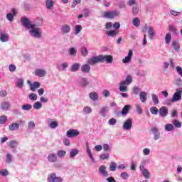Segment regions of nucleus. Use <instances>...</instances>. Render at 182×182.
Wrapping results in <instances>:
<instances>
[{"label": "nucleus", "instance_id": "1", "mask_svg": "<svg viewBox=\"0 0 182 182\" xmlns=\"http://www.w3.org/2000/svg\"><path fill=\"white\" fill-rule=\"evenodd\" d=\"M20 21L23 26H24L26 29H28L31 38H33L34 39H41V38H42V33H43V31H42V28L38 27L42 26V20H41L40 23H32L29 18L26 17H21Z\"/></svg>", "mask_w": 182, "mask_h": 182}, {"label": "nucleus", "instance_id": "2", "mask_svg": "<svg viewBox=\"0 0 182 182\" xmlns=\"http://www.w3.org/2000/svg\"><path fill=\"white\" fill-rule=\"evenodd\" d=\"M103 62H106L107 63H113V56L110 55L94 56L88 60L87 63L91 65V66H93V65H96V63H102Z\"/></svg>", "mask_w": 182, "mask_h": 182}, {"label": "nucleus", "instance_id": "3", "mask_svg": "<svg viewBox=\"0 0 182 182\" xmlns=\"http://www.w3.org/2000/svg\"><path fill=\"white\" fill-rule=\"evenodd\" d=\"M133 82V77L129 75L126 77L125 80L119 83V91L122 92H129V85H132Z\"/></svg>", "mask_w": 182, "mask_h": 182}, {"label": "nucleus", "instance_id": "4", "mask_svg": "<svg viewBox=\"0 0 182 182\" xmlns=\"http://www.w3.org/2000/svg\"><path fill=\"white\" fill-rule=\"evenodd\" d=\"M20 126H25V121L20 120L18 122H13L9 125V130L10 132H16L19 130Z\"/></svg>", "mask_w": 182, "mask_h": 182}, {"label": "nucleus", "instance_id": "5", "mask_svg": "<svg viewBox=\"0 0 182 182\" xmlns=\"http://www.w3.org/2000/svg\"><path fill=\"white\" fill-rule=\"evenodd\" d=\"M143 31L147 32L151 41H153L154 38L156 36V31H154V28H153V26L145 25Z\"/></svg>", "mask_w": 182, "mask_h": 182}, {"label": "nucleus", "instance_id": "6", "mask_svg": "<svg viewBox=\"0 0 182 182\" xmlns=\"http://www.w3.org/2000/svg\"><path fill=\"white\" fill-rule=\"evenodd\" d=\"M119 15H120V11H117L116 10L105 11L104 13L105 18H107L108 19H113V18H116V16H119Z\"/></svg>", "mask_w": 182, "mask_h": 182}, {"label": "nucleus", "instance_id": "7", "mask_svg": "<svg viewBox=\"0 0 182 182\" xmlns=\"http://www.w3.org/2000/svg\"><path fill=\"white\" fill-rule=\"evenodd\" d=\"M79 134H80V132L75 129H68L66 132V136L69 138L77 137Z\"/></svg>", "mask_w": 182, "mask_h": 182}, {"label": "nucleus", "instance_id": "8", "mask_svg": "<svg viewBox=\"0 0 182 182\" xmlns=\"http://www.w3.org/2000/svg\"><path fill=\"white\" fill-rule=\"evenodd\" d=\"M133 127V119L129 118L125 120L123 124L124 130H131Z\"/></svg>", "mask_w": 182, "mask_h": 182}, {"label": "nucleus", "instance_id": "9", "mask_svg": "<svg viewBox=\"0 0 182 182\" xmlns=\"http://www.w3.org/2000/svg\"><path fill=\"white\" fill-rule=\"evenodd\" d=\"M70 31H72V28L68 24H63L60 28L62 35H68V33H70Z\"/></svg>", "mask_w": 182, "mask_h": 182}, {"label": "nucleus", "instance_id": "10", "mask_svg": "<svg viewBox=\"0 0 182 182\" xmlns=\"http://www.w3.org/2000/svg\"><path fill=\"white\" fill-rule=\"evenodd\" d=\"M98 113L100 116H101V117H107V114L109 113V107H107V106L101 107Z\"/></svg>", "mask_w": 182, "mask_h": 182}, {"label": "nucleus", "instance_id": "11", "mask_svg": "<svg viewBox=\"0 0 182 182\" xmlns=\"http://www.w3.org/2000/svg\"><path fill=\"white\" fill-rule=\"evenodd\" d=\"M180 100H181V92H180V90L176 89V92L172 97V101L173 103H176V102H180Z\"/></svg>", "mask_w": 182, "mask_h": 182}, {"label": "nucleus", "instance_id": "12", "mask_svg": "<svg viewBox=\"0 0 182 182\" xmlns=\"http://www.w3.org/2000/svg\"><path fill=\"white\" fill-rule=\"evenodd\" d=\"M48 181L49 182H63V179L62 178L56 176L55 173H51L48 176Z\"/></svg>", "mask_w": 182, "mask_h": 182}, {"label": "nucleus", "instance_id": "13", "mask_svg": "<svg viewBox=\"0 0 182 182\" xmlns=\"http://www.w3.org/2000/svg\"><path fill=\"white\" fill-rule=\"evenodd\" d=\"M133 57V50H129L128 52V55L122 59V63H130L132 62V58Z\"/></svg>", "mask_w": 182, "mask_h": 182}, {"label": "nucleus", "instance_id": "14", "mask_svg": "<svg viewBox=\"0 0 182 182\" xmlns=\"http://www.w3.org/2000/svg\"><path fill=\"white\" fill-rule=\"evenodd\" d=\"M151 132L154 134V140L156 141L161 137L160 132H159V129L157 127H153L151 128Z\"/></svg>", "mask_w": 182, "mask_h": 182}, {"label": "nucleus", "instance_id": "15", "mask_svg": "<svg viewBox=\"0 0 182 182\" xmlns=\"http://www.w3.org/2000/svg\"><path fill=\"white\" fill-rule=\"evenodd\" d=\"M99 173L101 174V176H103L104 177H109V172L106 170V166L105 165H102L99 168Z\"/></svg>", "mask_w": 182, "mask_h": 182}, {"label": "nucleus", "instance_id": "16", "mask_svg": "<svg viewBox=\"0 0 182 182\" xmlns=\"http://www.w3.org/2000/svg\"><path fill=\"white\" fill-rule=\"evenodd\" d=\"M36 76H38V77H45L46 76V70L43 69L38 68L35 71Z\"/></svg>", "mask_w": 182, "mask_h": 182}, {"label": "nucleus", "instance_id": "17", "mask_svg": "<svg viewBox=\"0 0 182 182\" xmlns=\"http://www.w3.org/2000/svg\"><path fill=\"white\" fill-rule=\"evenodd\" d=\"M167 114H168V109L166 107H161L159 109V116L161 117H166Z\"/></svg>", "mask_w": 182, "mask_h": 182}, {"label": "nucleus", "instance_id": "18", "mask_svg": "<svg viewBox=\"0 0 182 182\" xmlns=\"http://www.w3.org/2000/svg\"><path fill=\"white\" fill-rule=\"evenodd\" d=\"M81 72L85 75L90 73V64H84L81 66Z\"/></svg>", "mask_w": 182, "mask_h": 182}, {"label": "nucleus", "instance_id": "19", "mask_svg": "<svg viewBox=\"0 0 182 182\" xmlns=\"http://www.w3.org/2000/svg\"><path fill=\"white\" fill-rule=\"evenodd\" d=\"M68 68H69V63L68 62H64L61 65H57V69H58L59 72H65Z\"/></svg>", "mask_w": 182, "mask_h": 182}, {"label": "nucleus", "instance_id": "20", "mask_svg": "<svg viewBox=\"0 0 182 182\" xmlns=\"http://www.w3.org/2000/svg\"><path fill=\"white\" fill-rule=\"evenodd\" d=\"M47 159L50 163H56L58 160V155H56V154L52 153L48 156Z\"/></svg>", "mask_w": 182, "mask_h": 182}, {"label": "nucleus", "instance_id": "21", "mask_svg": "<svg viewBox=\"0 0 182 182\" xmlns=\"http://www.w3.org/2000/svg\"><path fill=\"white\" fill-rule=\"evenodd\" d=\"M80 63H75L71 65L70 70V72H77L80 69Z\"/></svg>", "mask_w": 182, "mask_h": 182}, {"label": "nucleus", "instance_id": "22", "mask_svg": "<svg viewBox=\"0 0 182 182\" xmlns=\"http://www.w3.org/2000/svg\"><path fill=\"white\" fill-rule=\"evenodd\" d=\"M139 99L141 103H146V100H147V92L141 91L139 93Z\"/></svg>", "mask_w": 182, "mask_h": 182}, {"label": "nucleus", "instance_id": "23", "mask_svg": "<svg viewBox=\"0 0 182 182\" xmlns=\"http://www.w3.org/2000/svg\"><path fill=\"white\" fill-rule=\"evenodd\" d=\"M8 41H9V35L5 33H0V41L8 42Z\"/></svg>", "mask_w": 182, "mask_h": 182}, {"label": "nucleus", "instance_id": "24", "mask_svg": "<svg viewBox=\"0 0 182 182\" xmlns=\"http://www.w3.org/2000/svg\"><path fill=\"white\" fill-rule=\"evenodd\" d=\"M89 97L92 102H96L99 99V95L96 92H92L89 93Z\"/></svg>", "mask_w": 182, "mask_h": 182}, {"label": "nucleus", "instance_id": "25", "mask_svg": "<svg viewBox=\"0 0 182 182\" xmlns=\"http://www.w3.org/2000/svg\"><path fill=\"white\" fill-rule=\"evenodd\" d=\"M41 87V82L36 81L33 82V85H31V87H30V90L31 92H35L37 89H39Z\"/></svg>", "mask_w": 182, "mask_h": 182}, {"label": "nucleus", "instance_id": "26", "mask_svg": "<svg viewBox=\"0 0 182 182\" xmlns=\"http://www.w3.org/2000/svg\"><path fill=\"white\" fill-rule=\"evenodd\" d=\"M89 80L86 77H82L80 81V85L82 87H86V86H89Z\"/></svg>", "mask_w": 182, "mask_h": 182}, {"label": "nucleus", "instance_id": "27", "mask_svg": "<svg viewBox=\"0 0 182 182\" xmlns=\"http://www.w3.org/2000/svg\"><path fill=\"white\" fill-rule=\"evenodd\" d=\"M140 171H141L142 175L145 178H150V172L148 169H146L144 168H139Z\"/></svg>", "mask_w": 182, "mask_h": 182}, {"label": "nucleus", "instance_id": "28", "mask_svg": "<svg viewBox=\"0 0 182 182\" xmlns=\"http://www.w3.org/2000/svg\"><path fill=\"white\" fill-rule=\"evenodd\" d=\"M119 32H117V31L114 30H111L109 31L106 32V34L107 35V36H109V38H116V36H117Z\"/></svg>", "mask_w": 182, "mask_h": 182}, {"label": "nucleus", "instance_id": "29", "mask_svg": "<svg viewBox=\"0 0 182 182\" xmlns=\"http://www.w3.org/2000/svg\"><path fill=\"white\" fill-rule=\"evenodd\" d=\"M87 154H88V156L90 159V161L92 163H95V158H93V154H92V151H90V148H89V144H87Z\"/></svg>", "mask_w": 182, "mask_h": 182}, {"label": "nucleus", "instance_id": "30", "mask_svg": "<svg viewBox=\"0 0 182 182\" xmlns=\"http://www.w3.org/2000/svg\"><path fill=\"white\" fill-rule=\"evenodd\" d=\"M18 144H19V142H18V141L12 140L9 141L8 146L9 147H11V149H16Z\"/></svg>", "mask_w": 182, "mask_h": 182}, {"label": "nucleus", "instance_id": "31", "mask_svg": "<svg viewBox=\"0 0 182 182\" xmlns=\"http://www.w3.org/2000/svg\"><path fill=\"white\" fill-rule=\"evenodd\" d=\"M53 5H55V1L53 0H46V6L47 9H52Z\"/></svg>", "mask_w": 182, "mask_h": 182}, {"label": "nucleus", "instance_id": "32", "mask_svg": "<svg viewBox=\"0 0 182 182\" xmlns=\"http://www.w3.org/2000/svg\"><path fill=\"white\" fill-rule=\"evenodd\" d=\"M13 159H14V156H12V154H11L10 153H8V154L6 155V160H5V162H6L7 164H11V163H12V161H13Z\"/></svg>", "mask_w": 182, "mask_h": 182}, {"label": "nucleus", "instance_id": "33", "mask_svg": "<svg viewBox=\"0 0 182 182\" xmlns=\"http://www.w3.org/2000/svg\"><path fill=\"white\" fill-rule=\"evenodd\" d=\"M68 53L70 56H73V58H75V56H76V54L77 53V50L75 48V47H72L69 48Z\"/></svg>", "mask_w": 182, "mask_h": 182}, {"label": "nucleus", "instance_id": "34", "mask_svg": "<svg viewBox=\"0 0 182 182\" xmlns=\"http://www.w3.org/2000/svg\"><path fill=\"white\" fill-rule=\"evenodd\" d=\"M152 102L154 105H159L160 101L159 100V96L156 94H151Z\"/></svg>", "mask_w": 182, "mask_h": 182}, {"label": "nucleus", "instance_id": "35", "mask_svg": "<svg viewBox=\"0 0 182 182\" xmlns=\"http://www.w3.org/2000/svg\"><path fill=\"white\" fill-rule=\"evenodd\" d=\"M23 83H24V80L23 78L17 79L16 86L18 87V89H22V87H23Z\"/></svg>", "mask_w": 182, "mask_h": 182}, {"label": "nucleus", "instance_id": "36", "mask_svg": "<svg viewBox=\"0 0 182 182\" xmlns=\"http://www.w3.org/2000/svg\"><path fill=\"white\" fill-rule=\"evenodd\" d=\"M81 55L84 58H86V56L89 55V50H87V48H86L85 46L81 48Z\"/></svg>", "mask_w": 182, "mask_h": 182}, {"label": "nucleus", "instance_id": "37", "mask_svg": "<svg viewBox=\"0 0 182 182\" xmlns=\"http://www.w3.org/2000/svg\"><path fill=\"white\" fill-rule=\"evenodd\" d=\"M129 110H130V105H124L122 111V116H126L129 113Z\"/></svg>", "mask_w": 182, "mask_h": 182}, {"label": "nucleus", "instance_id": "38", "mask_svg": "<svg viewBox=\"0 0 182 182\" xmlns=\"http://www.w3.org/2000/svg\"><path fill=\"white\" fill-rule=\"evenodd\" d=\"M22 110H24L26 112H29V110H32V105L31 104H26L23 105L21 106Z\"/></svg>", "mask_w": 182, "mask_h": 182}, {"label": "nucleus", "instance_id": "39", "mask_svg": "<svg viewBox=\"0 0 182 182\" xmlns=\"http://www.w3.org/2000/svg\"><path fill=\"white\" fill-rule=\"evenodd\" d=\"M172 46L173 49L176 50V52H180V43H178V42L173 41Z\"/></svg>", "mask_w": 182, "mask_h": 182}, {"label": "nucleus", "instance_id": "40", "mask_svg": "<svg viewBox=\"0 0 182 182\" xmlns=\"http://www.w3.org/2000/svg\"><path fill=\"white\" fill-rule=\"evenodd\" d=\"M11 107V104L9 102H4L1 103V109L2 110H8Z\"/></svg>", "mask_w": 182, "mask_h": 182}, {"label": "nucleus", "instance_id": "41", "mask_svg": "<svg viewBox=\"0 0 182 182\" xmlns=\"http://www.w3.org/2000/svg\"><path fill=\"white\" fill-rule=\"evenodd\" d=\"M79 154V150L77 149H72L70 152V159H73L74 157H76Z\"/></svg>", "mask_w": 182, "mask_h": 182}, {"label": "nucleus", "instance_id": "42", "mask_svg": "<svg viewBox=\"0 0 182 182\" xmlns=\"http://www.w3.org/2000/svg\"><path fill=\"white\" fill-rule=\"evenodd\" d=\"M92 107H89V106H85L83 108V113L84 114H90V113H92Z\"/></svg>", "mask_w": 182, "mask_h": 182}, {"label": "nucleus", "instance_id": "43", "mask_svg": "<svg viewBox=\"0 0 182 182\" xmlns=\"http://www.w3.org/2000/svg\"><path fill=\"white\" fill-rule=\"evenodd\" d=\"M174 130V126L173 124H166L165 125V131L166 132H173Z\"/></svg>", "mask_w": 182, "mask_h": 182}, {"label": "nucleus", "instance_id": "44", "mask_svg": "<svg viewBox=\"0 0 182 182\" xmlns=\"http://www.w3.org/2000/svg\"><path fill=\"white\" fill-rule=\"evenodd\" d=\"M173 125L174 126V127H176V129H181V122H180V121H178V119H174L173 122Z\"/></svg>", "mask_w": 182, "mask_h": 182}, {"label": "nucleus", "instance_id": "45", "mask_svg": "<svg viewBox=\"0 0 182 182\" xmlns=\"http://www.w3.org/2000/svg\"><path fill=\"white\" fill-rule=\"evenodd\" d=\"M75 35H79L80 32H82V26L81 25H76L75 26Z\"/></svg>", "mask_w": 182, "mask_h": 182}, {"label": "nucleus", "instance_id": "46", "mask_svg": "<svg viewBox=\"0 0 182 182\" xmlns=\"http://www.w3.org/2000/svg\"><path fill=\"white\" fill-rule=\"evenodd\" d=\"M33 107L36 109V110H39V109H41L42 107V103L39 101L36 102L33 105Z\"/></svg>", "mask_w": 182, "mask_h": 182}, {"label": "nucleus", "instance_id": "47", "mask_svg": "<svg viewBox=\"0 0 182 182\" xmlns=\"http://www.w3.org/2000/svg\"><path fill=\"white\" fill-rule=\"evenodd\" d=\"M57 156L60 157V159H63V157L66 156V151L65 150H60L58 151Z\"/></svg>", "mask_w": 182, "mask_h": 182}, {"label": "nucleus", "instance_id": "48", "mask_svg": "<svg viewBox=\"0 0 182 182\" xmlns=\"http://www.w3.org/2000/svg\"><path fill=\"white\" fill-rule=\"evenodd\" d=\"M132 23L134 26H136V28L140 26V19L137 17L134 18L132 21Z\"/></svg>", "mask_w": 182, "mask_h": 182}, {"label": "nucleus", "instance_id": "49", "mask_svg": "<svg viewBox=\"0 0 182 182\" xmlns=\"http://www.w3.org/2000/svg\"><path fill=\"white\" fill-rule=\"evenodd\" d=\"M8 121V117L6 115L0 116V124H5Z\"/></svg>", "mask_w": 182, "mask_h": 182}, {"label": "nucleus", "instance_id": "50", "mask_svg": "<svg viewBox=\"0 0 182 182\" xmlns=\"http://www.w3.org/2000/svg\"><path fill=\"white\" fill-rule=\"evenodd\" d=\"M117 168V164L116 162H111L109 166V171H114Z\"/></svg>", "mask_w": 182, "mask_h": 182}, {"label": "nucleus", "instance_id": "51", "mask_svg": "<svg viewBox=\"0 0 182 182\" xmlns=\"http://www.w3.org/2000/svg\"><path fill=\"white\" fill-rule=\"evenodd\" d=\"M28 99H30V100H38V95L35 94V93H31L28 95Z\"/></svg>", "mask_w": 182, "mask_h": 182}, {"label": "nucleus", "instance_id": "52", "mask_svg": "<svg viewBox=\"0 0 182 182\" xmlns=\"http://www.w3.org/2000/svg\"><path fill=\"white\" fill-rule=\"evenodd\" d=\"M59 125V124L58 123V122L56 121H52L50 123L49 127L50 129H56V127H58V126Z\"/></svg>", "mask_w": 182, "mask_h": 182}, {"label": "nucleus", "instance_id": "53", "mask_svg": "<svg viewBox=\"0 0 182 182\" xmlns=\"http://www.w3.org/2000/svg\"><path fill=\"white\" fill-rule=\"evenodd\" d=\"M150 112L151 114H159V109L156 107H151L150 108Z\"/></svg>", "mask_w": 182, "mask_h": 182}, {"label": "nucleus", "instance_id": "54", "mask_svg": "<svg viewBox=\"0 0 182 182\" xmlns=\"http://www.w3.org/2000/svg\"><path fill=\"white\" fill-rule=\"evenodd\" d=\"M171 41V34L170 33H166L165 36V42L167 45H168V43Z\"/></svg>", "mask_w": 182, "mask_h": 182}, {"label": "nucleus", "instance_id": "55", "mask_svg": "<svg viewBox=\"0 0 182 182\" xmlns=\"http://www.w3.org/2000/svg\"><path fill=\"white\" fill-rule=\"evenodd\" d=\"M0 175L3 176V177H6V176L9 175V172L6 169L0 170Z\"/></svg>", "mask_w": 182, "mask_h": 182}, {"label": "nucleus", "instance_id": "56", "mask_svg": "<svg viewBox=\"0 0 182 182\" xmlns=\"http://www.w3.org/2000/svg\"><path fill=\"white\" fill-rule=\"evenodd\" d=\"M116 123H117V120H116V119H114V118H111L108 121V124H109V126H114V124H116Z\"/></svg>", "mask_w": 182, "mask_h": 182}, {"label": "nucleus", "instance_id": "57", "mask_svg": "<svg viewBox=\"0 0 182 182\" xmlns=\"http://www.w3.org/2000/svg\"><path fill=\"white\" fill-rule=\"evenodd\" d=\"M14 17L15 16H14V14L11 13L6 14V19H8V21H9L10 22H12V21H14Z\"/></svg>", "mask_w": 182, "mask_h": 182}, {"label": "nucleus", "instance_id": "58", "mask_svg": "<svg viewBox=\"0 0 182 182\" xmlns=\"http://www.w3.org/2000/svg\"><path fill=\"white\" fill-rule=\"evenodd\" d=\"M102 147L105 151H112V149H110V146L107 144H104Z\"/></svg>", "mask_w": 182, "mask_h": 182}, {"label": "nucleus", "instance_id": "59", "mask_svg": "<svg viewBox=\"0 0 182 182\" xmlns=\"http://www.w3.org/2000/svg\"><path fill=\"white\" fill-rule=\"evenodd\" d=\"M112 28H113V23H112V22H107L105 23V29H107V31L112 29Z\"/></svg>", "mask_w": 182, "mask_h": 182}, {"label": "nucleus", "instance_id": "60", "mask_svg": "<svg viewBox=\"0 0 182 182\" xmlns=\"http://www.w3.org/2000/svg\"><path fill=\"white\" fill-rule=\"evenodd\" d=\"M144 156H150V149L144 148L142 151Z\"/></svg>", "mask_w": 182, "mask_h": 182}, {"label": "nucleus", "instance_id": "61", "mask_svg": "<svg viewBox=\"0 0 182 182\" xmlns=\"http://www.w3.org/2000/svg\"><path fill=\"white\" fill-rule=\"evenodd\" d=\"M121 178L123 180H127V178H129V173H127V172H122L121 173Z\"/></svg>", "mask_w": 182, "mask_h": 182}, {"label": "nucleus", "instance_id": "62", "mask_svg": "<svg viewBox=\"0 0 182 182\" xmlns=\"http://www.w3.org/2000/svg\"><path fill=\"white\" fill-rule=\"evenodd\" d=\"M82 2V0H73L72 3V8H76V5H79Z\"/></svg>", "mask_w": 182, "mask_h": 182}, {"label": "nucleus", "instance_id": "63", "mask_svg": "<svg viewBox=\"0 0 182 182\" xmlns=\"http://www.w3.org/2000/svg\"><path fill=\"white\" fill-rule=\"evenodd\" d=\"M101 160H107L109 159V154H102L100 156Z\"/></svg>", "mask_w": 182, "mask_h": 182}, {"label": "nucleus", "instance_id": "64", "mask_svg": "<svg viewBox=\"0 0 182 182\" xmlns=\"http://www.w3.org/2000/svg\"><path fill=\"white\" fill-rule=\"evenodd\" d=\"M176 72L178 73L179 76H182V68L180 66H176Z\"/></svg>", "mask_w": 182, "mask_h": 182}]
</instances>
